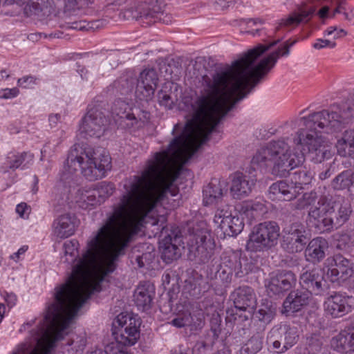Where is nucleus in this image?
I'll return each mask as SVG.
<instances>
[{"instance_id": "obj_29", "label": "nucleus", "mask_w": 354, "mask_h": 354, "mask_svg": "<svg viewBox=\"0 0 354 354\" xmlns=\"http://www.w3.org/2000/svg\"><path fill=\"white\" fill-rule=\"evenodd\" d=\"M223 184L215 180L210 182L203 191V204L209 205L217 203L223 195Z\"/></svg>"}, {"instance_id": "obj_27", "label": "nucleus", "mask_w": 354, "mask_h": 354, "mask_svg": "<svg viewBox=\"0 0 354 354\" xmlns=\"http://www.w3.org/2000/svg\"><path fill=\"white\" fill-rule=\"evenodd\" d=\"M154 296L153 286L149 283H145L138 286L134 292L136 305L143 310L149 309Z\"/></svg>"}, {"instance_id": "obj_34", "label": "nucleus", "mask_w": 354, "mask_h": 354, "mask_svg": "<svg viewBox=\"0 0 354 354\" xmlns=\"http://www.w3.org/2000/svg\"><path fill=\"white\" fill-rule=\"evenodd\" d=\"M263 344V337L256 333L241 345L239 354H257L262 349Z\"/></svg>"}, {"instance_id": "obj_33", "label": "nucleus", "mask_w": 354, "mask_h": 354, "mask_svg": "<svg viewBox=\"0 0 354 354\" xmlns=\"http://www.w3.org/2000/svg\"><path fill=\"white\" fill-rule=\"evenodd\" d=\"M207 274L211 279L219 280L223 283L228 284L231 282L233 273L231 270L216 261L208 268Z\"/></svg>"}, {"instance_id": "obj_35", "label": "nucleus", "mask_w": 354, "mask_h": 354, "mask_svg": "<svg viewBox=\"0 0 354 354\" xmlns=\"http://www.w3.org/2000/svg\"><path fill=\"white\" fill-rule=\"evenodd\" d=\"M243 214L250 220L261 218L267 212L266 205L259 201H251L242 207Z\"/></svg>"}, {"instance_id": "obj_39", "label": "nucleus", "mask_w": 354, "mask_h": 354, "mask_svg": "<svg viewBox=\"0 0 354 354\" xmlns=\"http://www.w3.org/2000/svg\"><path fill=\"white\" fill-rule=\"evenodd\" d=\"M313 179V174L305 168L299 169L292 173L291 177V183L294 187H297L299 191L303 188V185H307L310 183Z\"/></svg>"}, {"instance_id": "obj_23", "label": "nucleus", "mask_w": 354, "mask_h": 354, "mask_svg": "<svg viewBox=\"0 0 354 354\" xmlns=\"http://www.w3.org/2000/svg\"><path fill=\"white\" fill-rule=\"evenodd\" d=\"M222 212L218 214V219H221L220 227L223 233L229 236H235L241 233L244 227L242 219L238 216L227 215V212Z\"/></svg>"}, {"instance_id": "obj_43", "label": "nucleus", "mask_w": 354, "mask_h": 354, "mask_svg": "<svg viewBox=\"0 0 354 354\" xmlns=\"http://www.w3.org/2000/svg\"><path fill=\"white\" fill-rule=\"evenodd\" d=\"M337 248L347 250L354 246V234L351 232H341L335 235Z\"/></svg>"}, {"instance_id": "obj_55", "label": "nucleus", "mask_w": 354, "mask_h": 354, "mask_svg": "<svg viewBox=\"0 0 354 354\" xmlns=\"http://www.w3.org/2000/svg\"><path fill=\"white\" fill-rule=\"evenodd\" d=\"M348 144L350 148L354 149V129L345 131L342 138L340 139Z\"/></svg>"}, {"instance_id": "obj_36", "label": "nucleus", "mask_w": 354, "mask_h": 354, "mask_svg": "<svg viewBox=\"0 0 354 354\" xmlns=\"http://www.w3.org/2000/svg\"><path fill=\"white\" fill-rule=\"evenodd\" d=\"M135 83L136 78L131 75H124L114 81L111 86L113 92L127 95L132 91Z\"/></svg>"}, {"instance_id": "obj_50", "label": "nucleus", "mask_w": 354, "mask_h": 354, "mask_svg": "<svg viewBox=\"0 0 354 354\" xmlns=\"http://www.w3.org/2000/svg\"><path fill=\"white\" fill-rule=\"evenodd\" d=\"M192 319L190 314H185L183 316H178L171 321V324L178 328H183L190 326Z\"/></svg>"}, {"instance_id": "obj_17", "label": "nucleus", "mask_w": 354, "mask_h": 354, "mask_svg": "<svg viewBox=\"0 0 354 354\" xmlns=\"http://www.w3.org/2000/svg\"><path fill=\"white\" fill-rule=\"evenodd\" d=\"M349 298L340 292H333L324 301V310L327 315L332 318H339L351 311L348 304Z\"/></svg>"}, {"instance_id": "obj_6", "label": "nucleus", "mask_w": 354, "mask_h": 354, "mask_svg": "<svg viewBox=\"0 0 354 354\" xmlns=\"http://www.w3.org/2000/svg\"><path fill=\"white\" fill-rule=\"evenodd\" d=\"M107 110V104L104 101L90 104L86 114L82 119L80 128V134L86 138L101 137L109 123Z\"/></svg>"}, {"instance_id": "obj_24", "label": "nucleus", "mask_w": 354, "mask_h": 354, "mask_svg": "<svg viewBox=\"0 0 354 354\" xmlns=\"http://www.w3.org/2000/svg\"><path fill=\"white\" fill-rule=\"evenodd\" d=\"M180 238L177 235L173 238L168 235L160 242L161 257L166 263H169L180 257V250L176 245Z\"/></svg>"}, {"instance_id": "obj_59", "label": "nucleus", "mask_w": 354, "mask_h": 354, "mask_svg": "<svg viewBox=\"0 0 354 354\" xmlns=\"http://www.w3.org/2000/svg\"><path fill=\"white\" fill-rule=\"evenodd\" d=\"M67 344L69 346H73V349H75L76 351H83L86 346V340L84 338H80V339L77 342L72 339L68 341Z\"/></svg>"}, {"instance_id": "obj_38", "label": "nucleus", "mask_w": 354, "mask_h": 354, "mask_svg": "<svg viewBox=\"0 0 354 354\" xmlns=\"http://www.w3.org/2000/svg\"><path fill=\"white\" fill-rule=\"evenodd\" d=\"M354 180V173L346 170L338 174L332 181L331 185L334 189L342 190L350 187Z\"/></svg>"}, {"instance_id": "obj_20", "label": "nucleus", "mask_w": 354, "mask_h": 354, "mask_svg": "<svg viewBox=\"0 0 354 354\" xmlns=\"http://www.w3.org/2000/svg\"><path fill=\"white\" fill-rule=\"evenodd\" d=\"M254 182L247 175L236 172L232 176L230 194L235 199H241L251 193Z\"/></svg>"}, {"instance_id": "obj_4", "label": "nucleus", "mask_w": 354, "mask_h": 354, "mask_svg": "<svg viewBox=\"0 0 354 354\" xmlns=\"http://www.w3.org/2000/svg\"><path fill=\"white\" fill-rule=\"evenodd\" d=\"M120 15L125 19H135L142 26H150L160 21L169 24L172 21V16L160 11L156 2H137L124 9Z\"/></svg>"}, {"instance_id": "obj_21", "label": "nucleus", "mask_w": 354, "mask_h": 354, "mask_svg": "<svg viewBox=\"0 0 354 354\" xmlns=\"http://www.w3.org/2000/svg\"><path fill=\"white\" fill-rule=\"evenodd\" d=\"M298 194L297 187L284 180L272 183L268 189L269 198L272 201H290L297 198Z\"/></svg>"}, {"instance_id": "obj_30", "label": "nucleus", "mask_w": 354, "mask_h": 354, "mask_svg": "<svg viewBox=\"0 0 354 354\" xmlns=\"http://www.w3.org/2000/svg\"><path fill=\"white\" fill-rule=\"evenodd\" d=\"M223 266L231 270V272L234 274L237 278H241L246 273L243 268L241 262L240 256L234 252L230 254H225L221 258L220 262Z\"/></svg>"}, {"instance_id": "obj_22", "label": "nucleus", "mask_w": 354, "mask_h": 354, "mask_svg": "<svg viewBox=\"0 0 354 354\" xmlns=\"http://www.w3.org/2000/svg\"><path fill=\"white\" fill-rule=\"evenodd\" d=\"M54 234L60 239L73 235L75 231L76 219L70 214L59 216L53 222Z\"/></svg>"}, {"instance_id": "obj_3", "label": "nucleus", "mask_w": 354, "mask_h": 354, "mask_svg": "<svg viewBox=\"0 0 354 354\" xmlns=\"http://www.w3.org/2000/svg\"><path fill=\"white\" fill-rule=\"evenodd\" d=\"M111 168V158L103 148H94L88 145L75 144L70 150L65 171L61 179L66 181L73 172L80 169L82 174L91 181L102 178Z\"/></svg>"}, {"instance_id": "obj_7", "label": "nucleus", "mask_w": 354, "mask_h": 354, "mask_svg": "<svg viewBox=\"0 0 354 354\" xmlns=\"http://www.w3.org/2000/svg\"><path fill=\"white\" fill-rule=\"evenodd\" d=\"M311 234L308 227L300 221L287 224L283 229L281 248L290 254L301 252L310 240Z\"/></svg>"}, {"instance_id": "obj_52", "label": "nucleus", "mask_w": 354, "mask_h": 354, "mask_svg": "<svg viewBox=\"0 0 354 354\" xmlns=\"http://www.w3.org/2000/svg\"><path fill=\"white\" fill-rule=\"evenodd\" d=\"M315 49H322L323 48H333L336 46V43L330 39H318L313 45Z\"/></svg>"}, {"instance_id": "obj_57", "label": "nucleus", "mask_w": 354, "mask_h": 354, "mask_svg": "<svg viewBox=\"0 0 354 354\" xmlns=\"http://www.w3.org/2000/svg\"><path fill=\"white\" fill-rule=\"evenodd\" d=\"M335 32H336V33L333 36V39H335L341 37H342L341 33H342L343 35H347V32L345 30L341 28L339 30H337V28L336 26L329 27L325 31V35L330 36V35H332Z\"/></svg>"}, {"instance_id": "obj_19", "label": "nucleus", "mask_w": 354, "mask_h": 354, "mask_svg": "<svg viewBox=\"0 0 354 354\" xmlns=\"http://www.w3.org/2000/svg\"><path fill=\"white\" fill-rule=\"evenodd\" d=\"M235 308L240 312L247 309H254L257 305V298L254 290L243 286L236 288L230 295Z\"/></svg>"}, {"instance_id": "obj_48", "label": "nucleus", "mask_w": 354, "mask_h": 354, "mask_svg": "<svg viewBox=\"0 0 354 354\" xmlns=\"http://www.w3.org/2000/svg\"><path fill=\"white\" fill-rule=\"evenodd\" d=\"M346 6H347L346 0H331L330 3V10H332L330 18H334L336 14H340L344 11Z\"/></svg>"}, {"instance_id": "obj_18", "label": "nucleus", "mask_w": 354, "mask_h": 354, "mask_svg": "<svg viewBox=\"0 0 354 354\" xmlns=\"http://www.w3.org/2000/svg\"><path fill=\"white\" fill-rule=\"evenodd\" d=\"M310 296L304 290L291 291L283 301L281 313L289 316L300 311L308 304Z\"/></svg>"}, {"instance_id": "obj_46", "label": "nucleus", "mask_w": 354, "mask_h": 354, "mask_svg": "<svg viewBox=\"0 0 354 354\" xmlns=\"http://www.w3.org/2000/svg\"><path fill=\"white\" fill-rule=\"evenodd\" d=\"M81 203H82L81 205L82 207L87 208L88 206H94L96 205H100L99 198L95 191L90 190L86 191L81 196Z\"/></svg>"}, {"instance_id": "obj_62", "label": "nucleus", "mask_w": 354, "mask_h": 354, "mask_svg": "<svg viewBox=\"0 0 354 354\" xmlns=\"http://www.w3.org/2000/svg\"><path fill=\"white\" fill-rule=\"evenodd\" d=\"M330 10V6H323L317 12L319 17L321 19H325L327 17L330 18V15H329V10Z\"/></svg>"}, {"instance_id": "obj_15", "label": "nucleus", "mask_w": 354, "mask_h": 354, "mask_svg": "<svg viewBox=\"0 0 354 354\" xmlns=\"http://www.w3.org/2000/svg\"><path fill=\"white\" fill-rule=\"evenodd\" d=\"M158 77L153 68L143 70L136 80V96L140 100L149 101L152 99L158 84Z\"/></svg>"}, {"instance_id": "obj_64", "label": "nucleus", "mask_w": 354, "mask_h": 354, "mask_svg": "<svg viewBox=\"0 0 354 354\" xmlns=\"http://www.w3.org/2000/svg\"><path fill=\"white\" fill-rule=\"evenodd\" d=\"M28 82L34 84V78L31 76H26L19 79L17 82L19 86H23L24 87L27 86V85L24 84Z\"/></svg>"}, {"instance_id": "obj_14", "label": "nucleus", "mask_w": 354, "mask_h": 354, "mask_svg": "<svg viewBox=\"0 0 354 354\" xmlns=\"http://www.w3.org/2000/svg\"><path fill=\"white\" fill-rule=\"evenodd\" d=\"M332 206L333 214L331 215V218H325L327 231L342 226L349 220L353 212L351 203L339 196L333 198Z\"/></svg>"}, {"instance_id": "obj_10", "label": "nucleus", "mask_w": 354, "mask_h": 354, "mask_svg": "<svg viewBox=\"0 0 354 354\" xmlns=\"http://www.w3.org/2000/svg\"><path fill=\"white\" fill-rule=\"evenodd\" d=\"M299 283L310 295H323L328 289L324 272L318 267L304 268L299 276Z\"/></svg>"}, {"instance_id": "obj_41", "label": "nucleus", "mask_w": 354, "mask_h": 354, "mask_svg": "<svg viewBox=\"0 0 354 354\" xmlns=\"http://www.w3.org/2000/svg\"><path fill=\"white\" fill-rule=\"evenodd\" d=\"M94 189L99 198L100 203H103L113 194L115 187L113 183L103 181L98 183Z\"/></svg>"}, {"instance_id": "obj_63", "label": "nucleus", "mask_w": 354, "mask_h": 354, "mask_svg": "<svg viewBox=\"0 0 354 354\" xmlns=\"http://www.w3.org/2000/svg\"><path fill=\"white\" fill-rule=\"evenodd\" d=\"M28 209V205L26 203H22L17 206L16 211L21 216H24Z\"/></svg>"}, {"instance_id": "obj_12", "label": "nucleus", "mask_w": 354, "mask_h": 354, "mask_svg": "<svg viewBox=\"0 0 354 354\" xmlns=\"http://www.w3.org/2000/svg\"><path fill=\"white\" fill-rule=\"evenodd\" d=\"M297 282V277L290 270H281L272 274L266 281V288L270 297H281L294 287Z\"/></svg>"}, {"instance_id": "obj_51", "label": "nucleus", "mask_w": 354, "mask_h": 354, "mask_svg": "<svg viewBox=\"0 0 354 354\" xmlns=\"http://www.w3.org/2000/svg\"><path fill=\"white\" fill-rule=\"evenodd\" d=\"M221 321L219 317H213L211 319V332L214 339H217L221 333Z\"/></svg>"}, {"instance_id": "obj_8", "label": "nucleus", "mask_w": 354, "mask_h": 354, "mask_svg": "<svg viewBox=\"0 0 354 354\" xmlns=\"http://www.w3.org/2000/svg\"><path fill=\"white\" fill-rule=\"evenodd\" d=\"M315 193L304 194L303 195L304 204L298 205V208H304L310 206L308 216L310 222L321 223L325 230L327 231V225L325 224V218H331L333 214V197L322 195L315 204L312 205L315 201Z\"/></svg>"}, {"instance_id": "obj_37", "label": "nucleus", "mask_w": 354, "mask_h": 354, "mask_svg": "<svg viewBox=\"0 0 354 354\" xmlns=\"http://www.w3.org/2000/svg\"><path fill=\"white\" fill-rule=\"evenodd\" d=\"M53 0H30L28 6L33 14L41 16L49 15L53 10Z\"/></svg>"}, {"instance_id": "obj_1", "label": "nucleus", "mask_w": 354, "mask_h": 354, "mask_svg": "<svg viewBox=\"0 0 354 354\" xmlns=\"http://www.w3.org/2000/svg\"><path fill=\"white\" fill-rule=\"evenodd\" d=\"M263 54L245 53L212 78L203 75L198 95L192 90L183 93L179 109L189 118L181 133L167 149L147 160L140 175L124 180L125 192L120 203L88 241L68 280L55 288L36 329L69 327L91 295L101 290L105 277L115 270L116 261L140 230L145 216L167 193L177 195L178 189L169 181L171 165L190 159L209 140L221 120L268 74L279 57L289 53H270L259 60Z\"/></svg>"}, {"instance_id": "obj_47", "label": "nucleus", "mask_w": 354, "mask_h": 354, "mask_svg": "<svg viewBox=\"0 0 354 354\" xmlns=\"http://www.w3.org/2000/svg\"><path fill=\"white\" fill-rule=\"evenodd\" d=\"M77 72L82 80L93 84L97 79V72L94 69L88 70L85 66L78 65Z\"/></svg>"}, {"instance_id": "obj_28", "label": "nucleus", "mask_w": 354, "mask_h": 354, "mask_svg": "<svg viewBox=\"0 0 354 354\" xmlns=\"http://www.w3.org/2000/svg\"><path fill=\"white\" fill-rule=\"evenodd\" d=\"M131 111V108L129 104L121 99L115 100L111 108L113 115L118 116L122 120H129L130 123H127V125L132 127L138 123V120L135 113Z\"/></svg>"}, {"instance_id": "obj_44", "label": "nucleus", "mask_w": 354, "mask_h": 354, "mask_svg": "<svg viewBox=\"0 0 354 354\" xmlns=\"http://www.w3.org/2000/svg\"><path fill=\"white\" fill-rule=\"evenodd\" d=\"M323 338L316 334H313L306 339V349L309 354H317L322 349Z\"/></svg>"}, {"instance_id": "obj_32", "label": "nucleus", "mask_w": 354, "mask_h": 354, "mask_svg": "<svg viewBox=\"0 0 354 354\" xmlns=\"http://www.w3.org/2000/svg\"><path fill=\"white\" fill-rule=\"evenodd\" d=\"M27 162L32 161L33 159V155L27 152H22L17 154L9 155L3 165L1 167V170L3 173H6L9 169L15 170L20 166L23 165V168L26 166V164L23 165L24 162L27 160Z\"/></svg>"}, {"instance_id": "obj_56", "label": "nucleus", "mask_w": 354, "mask_h": 354, "mask_svg": "<svg viewBox=\"0 0 354 354\" xmlns=\"http://www.w3.org/2000/svg\"><path fill=\"white\" fill-rule=\"evenodd\" d=\"M107 24L106 19H97L87 22V30L91 29L93 30H98L104 27Z\"/></svg>"}, {"instance_id": "obj_11", "label": "nucleus", "mask_w": 354, "mask_h": 354, "mask_svg": "<svg viewBox=\"0 0 354 354\" xmlns=\"http://www.w3.org/2000/svg\"><path fill=\"white\" fill-rule=\"evenodd\" d=\"M116 322L124 328L120 335L116 337L117 341L124 346L134 345L140 337V319L122 313L117 316Z\"/></svg>"}, {"instance_id": "obj_40", "label": "nucleus", "mask_w": 354, "mask_h": 354, "mask_svg": "<svg viewBox=\"0 0 354 354\" xmlns=\"http://www.w3.org/2000/svg\"><path fill=\"white\" fill-rule=\"evenodd\" d=\"M330 346L333 350L339 353H347L351 352L350 351V344L344 330L331 339Z\"/></svg>"}, {"instance_id": "obj_31", "label": "nucleus", "mask_w": 354, "mask_h": 354, "mask_svg": "<svg viewBox=\"0 0 354 354\" xmlns=\"http://www.w3.org/2000/svg\"><path fill=\"white\" fill-rule=\"evenodd\" d=\"M169 85L165 86V89H162L158 93V99L160 104L165 108L171 109L174 107L175 102L178 100L177 94L178 86L177 84L169 83Z\"/></svg>"}, {"instance_id": "obj_53", "label": "nucleus", "mask_w": 354, "mask_h": 354, "mask_svg": "<svg viewBox=\"0 0 354 354\" xmlns=\"http://www.w3.org/2000/svg\"><path fill=\"white\" fill-rule=\"evenodd\" d=\"M344 330L350 344V351L354 352V322L348 326Z\"/></svg>"}, {"instance_id": "obj_9", "label": "nucleus", "mask_w": 354, "mask_h": 354, "mask_svg": "<svg viewBox=\"0 0 354 354\" xmlns=\"http://www.w3.org/2000/svg\"><path fill=\"white\" fill-rule=\"evenodd\" d=\"M298 335L295 328L289 326L277 325L272 328L267 336V344L278 354L286 352L297 342Z\"/></svg>"}, {"instance_id": "obj_26", "label": "nucleus", "mask_w": 354, "mask_h": 354, "mask_svg": "<svg viewBox=\"0 0 354 354\" xmlns=\"http://www.w3.org/2000/svg\"><path fill=\"white\" fill-rule=\"evenodd\" d=\"M315 12V8L309 6L306 8H300L298 11L292 12L286 19H282L277 27L279 30L282 27L296 26L300 23H307L310 21Z\"/></svg>"}, {"instance_id": "obj_42", "label": "nucleus", "mask_w": 354, "mask_h": 354, "mask_svg": "<svg viewBox=\"0 0 354 354\" xmlns=\"http://www.w3.org/2000/svg\"><path fill=\"white\" fill-rule=\"evenodd\" d=\"M79 243L77 240L73 239L66 241L63 245L65 260L68 263H73L78 256Z\"/></svg>"}, {"instance_id": "obj_2", "label": "nucleus", "mask_w": 354, "mask_h": 354, "mask_svg": "<svg viewBox=\"0 0 354 354\" xmlns=\"http://www.w3.org/2000/svg\"><path fill=\"white\" fill-rule=\"evenodd\" d=\"M354 115L348 105H333L329 109L314 112L301 118L303 126L294 138L293 152L284 140L272 141L260 149L254 156L252 163L261 168H271L274 176L286 177L291 170L301 165L308 155L311 160L320 163L330 159L333 152L332 146L319 132L335 133L345 128Z\"/></svg>"}, {"instance_id": "obj_5", "label": "nucleus", "mask_w": 354, "mask_h": 354, "mask_svg": "<svg viewBox=\"0 0 354 354\" xmlns=\"http://www.w3.org/2000/svg\"><path fill=\"white\" fill-rule=\"evenodd\" d=\"M280 236V227L275 221L260 223L253 227L246 243L251 252L268 250L277 245Z\"/></svg>"}, {"instance_id": "obj_49", "label": "nucleus", "mask_w": 354, "mask_h": 354, "mask_svg": "<svg viewBox=\"0 0 354 354\" xmlns=\"http://www.w3.org/2000/svg\"><path fill=\"white\" fill-rule=\"evenodd\" d=\"M337 150L341 156H350L354 153V149L350 148L348 144L342 140H338L336 145Z\"/></svg>"}, {"instance_id": "obj_25", "label": "nucleus", "mask_w": 354, "mask_h": 354, "mask_svg": "<svg viewBox=\"0 0 354 354\" xmlns=\"http://www.w3.org/2000/svg\"><path fill=\"white\" fill-rule=\"evenodd\" d=\"M327 248L328 243L322 237H317L309 241L305 251L307 260L314 263L320 262L325 257V250Z\"/></svg>"}, {"instance_id": "obj_60", "label": "nucleus", "mask_w": 354, "mask_h": 354, "mask_svg": "<svg viewBox=\"0 0 354 354\" xmlns=\"http://www.w3.org/2000/svg\"><path fill=\"white\" fill-rule=\"evenodd\" d=\"M346 21L353 23L354 24V8L348 7V5L344 8V11L342 12Z\"/></svg>"}, {"instance_id": "obj_13", "label": "nucleus", "mask_w": 354, "mask_h": 354, "mask_svg": "<svg viewBox=\"0 0 354 354\" xmlns=\"http://www.w3.org/2000/svg\"><path fill=\"white\" fill-rule=\"evenodd\" d=\"M328 268L326 275L332 282L345 281L354 273V263L342 254H336L327 259Z\"/></svg>"}, {"instance_id": "obj_45", "label": "nucleus", "mask_w": 354, "mask_h": 354, "mask_svg": "<svg viewBox=\"0 0 354 354\" xmlns=\"http://www.w3.org/2000/svg\"><path fill=\"white\" fill-rule=\"evenodd\" d=\"M275 316L274 309L272 306H262L256 313V317L264 324H268L271 322Z\"/></svg>"}, {"instance_id": "obj_16", "label": "nucleus", "mask_w": 354, "mask_h": 354, "mask_svg": "<svg viewBox=\"0 0 354 354\" xmlns=\"http://www.w3.org/2000/svg\"><path fill=\"white\" fill-rule=\"evenodd\" d=\"M191 239L190 252L201 261H204L209 257V252L206 248V240L209 235L208 230L204 222H201L189 228Z\"/></svg>"}, {"instance_id": "obj_54", "label": "nucleus", "mask_w": 354, "mask_h": 354, "mask_svg": "<svg viewBox=\"0 0 354 354\" xmlns=\"http://www.w3.org/2000/svg\"><path fill=\"white\" fill-rule=\"evenodd\" d=\"M68 28L83 30H87V22L86 21H69L66 22Z\"/></svg>"}, {"instance_id": "obj_58", "label": "nucleus", "mask_w": 354, "mask_h": 354, "mask_svg": "<svg viewBox=\"0 0 354 354\" xmlns=\"http://www.w3.org/2000/svg\"><path fill=\"white\" fill-rule=\"evenodd\" d=\"M207 345L205 342H197L192 349V354H207Z\"/></svg>"}, {"instance_id": "obj_61", "label": "nucleus", "mask_w": 354, "mask_h": 354, "mask_svg": "<svg viewBox=\"0 0 354 354\" xmlns=\"http://www.w3.org/2000/svg\"><path fill=\"white\" fill-rule=\"evenodd\" d=\"M19 89L17 88H6L4 90V93L2 95L3 98L8 99L16 97L19 93Z\"/></svg>"}]
</instances>
